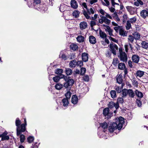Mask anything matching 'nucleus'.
I'll use <instances>...</instances> for the list:
<instances>
[{"instance_id": "13d9d810", "label": "nucleus", "mask_w": 148, "mask_h": 148, "mask_svg": "<svg viewBox=\"0 0 148 148\" xmlns=\"http://www.w3.org/2000/svg\"><path fill=\"white\" fill-rule=\"evenodd\" d=\"M117 102L119 103L122 104L123 102V99L121 97H119L118 98L117 100Z\"/></svg>"}, {"instance_id": "58836bf2", "label": "nucleus", "mask_w": 148, "mask_h": 148, "mask_svg": "<svg viewBox=\"0 0 148 148\" xmlns=\"http://www.w3.org/2000/svg\"><path fill=\"white\" fill-rule=\"evenodd\" d=\"M63 85L60 84H57L55 86V88L58 90H60L63 87Z\"/></svg>"}, {"instance_id": "2f4dec72", "label": "nucleus", "mask_w": 148, "mask_h": 148, "mask_svg": "<svg viewBox=\"0 0 148 148\" xmlns=\"http://www.w3.org/2000/svg\"><path fill=\"white\" fill-rule=\"evenodd\" d=\"M65 71L67 75H71L73 73L72 70L69 68L66 69Z\"/></svg>"}, {"instance_id": "de8ad7c7", "label": "nucleus", "mask_w": 148, "mask_h": 148, "mask_svg": "<svg viewBox=\"0 0 148 148\" xmlns=\"http://www.w3.org/2000/svg\"><path fill=\"white\" fill-rule=\"evenodd\" d=\"M34 139V137L33 136H29L27 139L28 142L29 143H32Z\"/></svg>"}, {"instance_id": "aec40b11", "label": "nucleus", "mask_w": 148, "mask_h": 148, "mask_svg": "<svg viewBox=\"0 0 148 148\" xmlns=\"http://www.w3.org/2000/svg\"><path fill=\"white\" fill-rule=\"evenodd\" d=\"M128 94L130 97L133 98L134 97L135 95V93L132 89H128Z\"/></svg>"}, {"instance_id": "393cba45", "label": "nucleus", "mask_w": 148, "mask_h": 148, "mask_svg": "<svg viewBox=\"0 0 148 148\" xmlns=\"http://www.w3.org/2000/svg\"><path fill=\"white\" fill-rule=\"evenodd\" d=\"M103 114L105 116H108L109 114V109L108 108H106L103 110Z\"/></svg>"}, {"instance_id": "cd10ccee", "label": "nucleus", "mask_w": 148, "mask_h": 148, "mask_svg": "<svg viewBox=\"0 0 148 148\" xmlns=\"http://www.w3.org/2000/svg\"><path fill=\"white\" fill-rule=\"evenodd\" d=\"M135 93L136 95L138 97H143V95L142 93L137 90H135Z\"/></svg>"}, {"instance_id": "680f3d73", "label": "nucleus", "mask_w": 148, "mask_h": 148, "mask_svg": "<svg viewBox=\"0 0 148 148\" xmlns=\"http://www.w3.org/2000/svg\"><path fill=\"white\" fill-rule=\"evenodd\" d=\"M109 38L110 40L115 42H117L118 41V40L115 39V38H113L111 36H110L109 37Z\"/></svg>"}, {"instance_id": "a19ab883", "label": "nucleus", "mask_w": 148, "mask_h": 148, "mask_svg": "<svg viewBox=\"0 0 148 148\" xmlns=\"http://www.w3.org/2000/svg\"><path fill=\"white\" fill-rule=\"evenodd\" d=\"M63 71L62 69H56L55 73L58 75H60L62 73Z\"/></svg>"}, {"instance_id": "4d7b16f0", "label": "nucleus", "mask_w": 148, "mask_h": 148, "mask_svg": "<svg viewBox=\"0 0 148 148\" xmlns=\"http://www.w3.org/2000/svg\"><path fill=\"white\" fill-rule=\"evenodd\" d=\"M89 77L88 75H85L83 77V80L86 82H88L89 80Z\"/></svg>"}, {"instance_id": "6ab92c4d", "label": "nucleus", "mask_w": 148, "mask_h": 148, "mask_svg": "<svg viewBox=\"0 0 148 148\" xmlns=\"http://www.w3.org/2000/svg\"><path fill=\"white\" fill-rule=\"evenodd\" d=\"M122 86L120 87L118 86H116L114 89L117 92V93H120L122 90V89L123 86V84H122L121 85Z\"/></svg>"}, {"instance_id": "774afa93", "label": "nucleus", "mask_w": 148, "mask_h": 148, "mask_svg": "<svg viewBox=\"0 0 148 148\" xmlns=\"http://www.w3.org/2000/svg\"><path fill=\"white\" fill-rule=\"evenodd\" d=\"M80 73V71L79 70L76 69L75 71L73 73L74 75L76 74H79Z\"/></svg>"}, {"instance_id": "4c0bfd02", "label": "nucleus", "mask_w": 148, "mask_h": 148, "mask_svg": "<svg viewBox=\"0 0 148 148\" xmlns=\"http://www.w3.org/2000/svg\"><path fill=\"white\" fill-rule=\"evenodd\" d=\"M119 62L118 59L117 58H114L113 60L112 64L115 66H116L117 64Z\"/></svg>"}, {"instance_id": "c756f323", "label": "nucleus", "mask_w": 148, "mask_h": 148, "mask_svg": "<svg viewBox=\"0 0 148 148\" xmlns=\"http://www.w3.org/2000/svg\"><path fill=\"white\" fill-rule=\"evenodd\" d=\"M77 41L79 42H83L84 40V37L82 36H79L77 38Z\"/></svg>"}, {"instance_id": "7ed1b4c3", "label": "nucleus", "mask_w": 148, "mask_h": 148, "mask_svg": "<svg viewBox=\"0 0 148 148\" xmlns=\"http://www.w3.org/2000/svg\"><path fill=\"white\" fill-rule=\"evenodd\" d=\"M40 0H34V4L35 8L38 10L45 11V10L43 8L45 6L44 5H40Z\"/></svg>"}, {"instance_id": "a18cd8bd", "label": "nucleus", "mask_w": 148, "mask_h": 148, "mask_svg": "<svg viewBox=\"0 0 148 148\" xmlns=\"http://www.w3.org/2000/svg\"><path fill=\"white\" fill-rule=\"evenodd\" d=\"M71 49L73 50H76L78 49V46H77L75 44H72L70 46Z\"/></svg>"}, {"instance_id": "5701e85b", "label": "nucleus", "mask_w": 148, "mask_h": 148, "mask_svg": "<svg viewBox=\"0 0 148 148\" xmlns=\"http://www.w3.org/2000/svg\"><path fill=\"white\" fill-rule=\"evenodd\" d=\"M77 64L76 61L74 60L70 62L69 65L71 67H75L77 65Z\"/></svg>"}, {"instance_id": "c85d7f7f", "label": "nucleus", "mask_w": 148, "mask_h": 148, "mask_svg": "<svg viewBox=\"0 0 148 148\" xmlns=\"http://www.w3.org/2000/svg\"><path fill=\"white\" fill-rule=\"evenodd\" d=\"M79 12L77 10H75L72 13L73 16L76 18L79 16Z\"/></svg>"}, {"instance_id": "1a4fd4ad", "label": "nucleus", "mask_w": 148, "mask_h": 148, "mask_svg": "<svg viewBox=\"0 0 148 148\" xmlns=\"http://www.w3.org/2000/svg\"><path fill=\"white\" fill-rule=\"evenodd\" d=\"M132 60L133 62L138 63L139 61L140 57L137 55H133L132 57Z\"/></svg>"}, {"instance_id": "5fc2aeb1", "label": "nucleus", "mask_w": 148, "mask_h": 148, "mask_svg": "<svg viewBox=\"0 0 148 148\" xmlns=\"http://www.w3.org/2000/svg\"><path fill=\"white\" fill-rule=\"evenodd\" d=\"M119 103H118L117 102L116 103H115L113 102H112L111 103V104H112V106H114L115 107L116 109H117L119 107Z\"/></svg>"}, {"instance_id": "79ce46f5", "label": "nucleus", "mask_w": 148, "mask_h": 148, "mask_svg": "<svg viewBox=\"0 0 148 148\" xmlns=\"http://www.w3.org/2000/svg\"><path fill=\"white\" fill-rule=\"evenodd\" d=\"M100 126L103 129H105L107 128L108 124L106 122H103L100 124Z\"/></svg>"}, {"instance_id": "39448f33", "label": "nucleus", "mask_w": 148, "mask_h": 148, "mask_svg": "<svg viewBox=\"0 0 148 148\" xmlns=\"http://www.w3.org/2000/svg\"><path fill=\"white\" fill-rule=\"evenodd\" d=\"M110 47L112 53L114 55H116V51L118 49L117 46L114 43H110Z\"/></svg>"}, {"instance_id": "dca6fc26", "label": "nucleus", "mask_w": 148, "mask_h": 148, "mask_svg": "<svg viewBox=\"0 0 148 148\" xmlns=\"http://www.w3.org/2000/svg\"><path fill=\"white\" fill-rule=\"evenodd\" d=\"M8 133L7 132H5L2 134L1 140H8L9 139V137L7 135Z\"/></svg>"}, {"instance_id": "c9c22d12", "label": "nucleus", "mask_w": 148, "mask_h": 148, "mask_svg": "<svg viewBox=\"0 0 148 148\" xmlns=\"http://www.w3.org/2000/svg\"><path fill=\"white\" fill-rule=\"evenodd\" d=\"M110 93L111 97L113 98H115L116 97V91L115 90H112L110 92Z\"/></svg>"}, {"instance_id": "2eb2a0df", "label": "nucleus", "mask_w": 148, "mask_h": 148, "mask_svg": "<svg viewBox=\"0 0 148 148\" xmlns=\"http://www.w3.org/2000/svg\"><path fill=\"white\" fill-rule=\"evenodd\" d=\"M89 41L91 44H94L96 42V38L92 36H90L89 37Z\"/></svg>"}, {"instance_id": "ea45409f", "label": "nucleus", "mask_w": 148, "mask_h": 148, "mask_svg": "<svg viewBox=\"0 0 148 148\" xmlns=\"http://www.w3.org/2000/svg\"><path fill=\"white\" fill-rule=\"evenodd\" d=\"M142 47L145 49L148 48V43L145 41H143L142 43Z\"/></svg>"}, {"instance_id": "9b49d317", "label": "nucleus", "mask_w": 148, "mask_h": 148, "mask_svg": "<svg viewBox=\"0 0 148 148\" xmlns=\"http://www.w3.org/2000/svg\"><path fill=\"white\" fill-rule=\"evenodd\" d=\"M140 15L143 18H145L148 16V10H143L140 12Z\"/></svg>"}, {"instance_id": "f3484780", "label": "nucleus", "mask_w": 148, "mask_h": 148, "mask_svg": "<svg viewBox=\"0 0 148 148\" xmlns=\"http://www.w3.org/2000/svg\"><path fill=\"white\" fill-rule=\"evenodd\" d=\"M79 26L81 29L82 30L85 29L87 27V24L86 22L83 21L80 23Z\"/></svg>"}, {"instance_id": "c03bdc74", "label": "nucleus", "mask_w": 148, "mask_h": 148, "mask_svg": "<svg viewBox=\"0 0 148 148\" xmlns=\"http://www.w3.org/2000/svg\"><path fill=\"white\" fill-rule=\"evenodd\" d=\"M61 78L58 76H56L53 77V81L56 82H58L60 79Z\"/></svg>"}, {"instance_id": "4468645a", "label": "nucleus", "mask_w": 148, "mask_h": 148, "mask_svg": "<svg viewBox=\"0 0 148 148\" xmlns=\"http://www.w3.org/2000/svg\"><path fill=\"white\" fill-rule=\"evenodd\" d=\"M88 54L84 52L82 54V59L83 61L86 62L88 60Z\"/></svg>"}, {"instance_id": "4be33fe9", "label": "nucleus", "mask_w": 148, "mask_h": 148, "mask_svg": "<svg viewBox=\"0 0 148 148\" xmlns=\"http://www.w3.org/2000/svg\"><path fill=\"white\" fill-rule=\"evenodd\" d=\"M116 81L119 84H121L123 81L122 76L121 75H119L116 77Z\"/></svg>"}, {"instance_id": "e433bc0d", "label": "nucleus", "mask_w": 148, "mask_h": 148, "mask_svg": "<svg viewBox=\"0 0 148 148\" xmlns=\"http://www.w3.org/2000/svg\"><path fill=\"white\" fill-rule=\"evenodd\" d=\"M133 36L134 38L135 39H139L140 38V34L138 32H135L133 34Z\"/></svg>"}, {"instance_id": "3c124183", "label": "nucleus", "mask_w": 148, "mask_h": 148, "mask_svg": "<svg viewBox=\"0 0 148 148\" xmlns=\"http://www.w3.org/2000/svg\"><path fill=\"white\" fill-rule=\"evenodd\" d=\"M25 140V136L23 134H21L20 136V140L21 143H23Z\"/></svg>"}, {"instance_id": "ddd939ff", "label": "nucleus", "mask_w": 148, "mask_h": 148, "mask_svg": "<svg viewBox=\"0 0 148 148\" xmlns=\"http://www.w3.org/2000/svg\"><path fill=\"white\" fill-rule=\"evenodd\" d=\"M119 34L123 36H126L127 35V32L125 30L123 27L119 31Z\"/></svg>"}, {"instance_id": "37998d69", "label": "nucleus", "mask_w": 148, "mask_h": 148, "mask_svg": "<svg viewBox=\"0 0 148 148\" xmlns=\"http://www.w3.org/2000/svg\"><path fill=\"white\" fill-rule=\"evenodd\" d=\"M104 1L105 3H104L103 1H102V4L104 6H108L110 5V2L108 0H104Z\"/></svg>"}, {"instance_id": "20e7f679", "label": "nucleus", "mask_w": 148, "mask_h": 148, "mask_svg": "<svg viewBox=\"0 0 148 148\" xmlns=\"http://www.w3.org/2000/svg\"><path fill=\"white\" fill-rule=\"evenodd\" d=\"M120 51V55L119 56L120 60L123 62H126L127 61V57L126 53L125 52Z\"/></svg>"}, {"instance_id": "8fccbe9b", "label": "nucleus", "mask_w": 148, "mask_h": 148, "mask_svg": "<svg viewBox=\"0 0 148 148\" xmlns=\"http://www.w3.org/2000/svg\"><path fill=\"white\" fill-rule=\"evenodd\" d=\"M71 93L70 92L68 91L65 94V95L66 97V99H70L71 95Z\"/></svg>"}, {"instance_id": "b1692460", "label": "nucleus", "mask_w": 148, "mask_h": 148, "mask_svg": "<svg viewBox=\"0 0 148 148\" xmlns=\"http://www.w3.org/2000/svg\"><path fill=\"white\" fill-rule=\"evenodd\" d=\"M62 101L63 103V106L65 107L68 105L69 103L68 99L64 98L62 99Z\"/></svg>"}, {"instance_id": "49530a36", "label": "nucleus", "mask_w": 148, "mask_h": 148, "mask_svg": "<svg viewBox=\"0 0 148 148\" xmlns=\"http://www.w3.org/2000/svg\"><path fill=\"white\" fill-rule=\"evenodd\" d=\"M59 58H61L62 59L64 60H66L67 59L66 56L64 54H62L61 53L59 55Z\"/></svg>"}, {"instance_id": "a878e982", "label": "nucleus", "mask_w": 148, "mask_h": 148, "mask_svg": "<svg viewBox=\"0 0 148 148\" xmlns=\"http://www.w3.org/2000/svg\"><path fill=\"white\" fill-rule=\"evenodd\" d=\"M125 67V64L124 63H120L118 64V69L120 70H124Z\"/></svg>"}, {"instance_id": "bb28decb", "label": "nucleus", "mask_w": 148, "mask_h": 148, "mask_svg": "<svg viewBox=\"0 0 148 148\" xmlns=\"http://www.w3.org/2000/svg\"><path fill=\"white\" fill-rule=\"evenodd\" d=\"M136 74L137 77H141L144 75V72L140 71H137Z\"/></svg>"}, {"instance_id": "f8f14e48", "label": "nucleus", "mask_w": 148, "mask_h": 148, "mask_svg": "<svg viewBox=\"0 0 148 148\" xmlns=\"http://www.w3.org/2000/svg\"><path fill=\"white\" fill-rule=\"evenodd\" d=\"M71 7L74 9H76L78 7V3L75 0H71L70 2Z\"/></svg>"}, {"instance_id": "0eeeda50", "label": "nucleus", "mask_w": 148, "mask_h": 148, "mask_svg": "<svg viewBox=\"0 0 148 148\" xmlns=\"http://www.w3.org/2000/svg\"><path fill=\"white\" fill-rule=\"evenodd\" d=\"M99 22L100 24H102L103 22H104L106 24L108 25L110 23L111 21L105 16H103L102 18L99 19Z\"/></svg>"}, {"instance_id": "864d4df0", "label": "nucleus", "mask_w": 148, "mask_h": 148, "mask_svg": "<svg viewBox=\"0 0 148 148\" xmlns=\"http://www.w3.org/2000/svg\"><path fill=\"white\" fill-rule=\"evenodd\" d=\"M122 26H117V27H114V29L115 30L116 32H118L122 28Z\"/></svg>"}, {"instance_id": "7c9ffc66", "label": "nucleus", "mask_w": 148, "mask_h": 148, "mask_svg": "<svg viewBox=\"0 0 148 148\" xmlns=\"http://www.w3.org/2000/svg\"><path fill=\"white\" fill-rule=\"evenodd\" d=\"M99 35L102 38H106L107 37L106 34L104 32L100 31Z\"/></svg>"}, {"instance_id": "72a5a7b5", "label": "nucleus", "mask_w": 148, "mask_h": 148, "mask_svg": "<svg viewBox=\"0 0 148 148\" xmlns=\"http://www.w3.org/2000/svg\"><path fill=\"white\" fill-rule=\"evenodd\" d=\"M131 23L129 21H127L126 22V28L127 30H128L131 28Z\"/></svg>"}, {"instance_id": "09e8293b", "label": "nucleus", "mask_w": 148, "mask_h": 148, "mask_svg": "<svg viewBox=\"0 0 148 148\" xmlns=\"http://www.w3.org/2000/svg\"><path fill=\"white\" fill-rule=\"evenodd\" d=\"M83 14L86 19H88L90 18V16L88 15V12H87L86 11L84 10Z\"/></svg>"}, {"instance_id": "603ef678", "label": "nucleus", "mask_w": 148, "mask_h": 148, "mask_svg": "<svg viewBox=\"0 0 148 148\" xmlns=\"http://www.w3.org/2000/svg\"><path fill=\"white\" fill-rule=\"evenodd\" d=\"M87 12L88 14H93L94 13V12L92 8H90V9H87Z\"/></svg>"}, {"instance_id": "473e14b6", "label": "nucleus", "mask_w": 148, "mask_h": 148, "mask_svg": "<svg viewBox=\"0 0 148 148\" xmlns=\"http://www.w3.org/2000/svg\"><path fill=\"white\" fill-rule=\"evenodd\" d=\"M134 5L137 6H139L140 5H143V2L140 0H136L134 3Z\"/></svg>"}, {"instance_id": "f704fd0d", "label": "nucleus", "mask_w": 148, "mask_h": 148, "mask_svg": "<svg viewBox=\"0 0 148 148\" xmlns=\"http://www.w3.org/2000/svg\"><path fill=\"white\" fill-rule=\"evenodd\" d=\"M123 97H126L128 94V90L124 89L122 90Z\"/></svg>"}, {"instance_id": "a211bd4d", "label": "nucleus", "mask_w": 148, "mask_h": 148, "mask_svg": "<svg viewBox=\"0 0 148 148\" xmlns=\"http://www.w3.org/2000/svg\"><path fill=\"white\" fill-rule=\"evenodd\" d=\"M78 99L75 95L73 96L71 99V102L74 104H76L78 101Z\"/></svg>"}, {"instance_id": "69168bd1", "label": "nucleus", "mask_w": 148, "mask_h": 148, "mask_svg": "<svg viewBox=\"0 0 148 148\" xmlns=\"http://www.w3.org/2000/svg\"><path fill=\"white\" fill-rule=\"evenodd\" d=\"M99 12L102 15H104L106 13L104 10L102 9L100 10Z\"/></svg>"}, {"instance_id": "f257e3e1", "label": "nucleus", "mask_w": 148, "mask_h": 148, "mask_svg": "<svg viewBox=\"0 0 148 148\" xmlns=\"http://www.w3.org/2000/svg\"><path fill=\"white\" fill-rule=\"evenodd\" d=\"M124 122V118L121 116L116 119V122H113L109 127V131L111 132H112L117 129L119 130H120L122 127L123 125Z\"/></svg>"}, {"instance_id": "052dcab7", "label": "nucleus", "mask_w": 148, "mask_h": 148, "mask_svg": "<svg viewBox=\"0 0 148 148\" xmlns=\"http://www.w3.org/2000/svg\"><path fill=\"white\" fill-rule=\"evenodd\" d=\"M109 9L110 12H114V11L115 10L114 8V7L112 6V7H109Z\"/></svg>"}, {"instance_id": "e2e57ef3", "label": "nucleus", "mask_w": 148, "mask_h": 148, "mask_svg": "<svg viewBox=\"0 0 148 148\" xmlns=\"http://www.w3.org/2000/svg\"><path fill=\"white\" fill-rule=\"evenodd\" d=\"M136 103L137 104L138 106L139 107L141 106L142 105V103L141 101L139 100H137L136 101Z\"/></svg>"}, {"instance_id": "0e129e2a", "label": "nucleus", "mask_w": 148, "mask_h": 148, "mask_svg": "<svg viewBox=\"0 0 148 148\" xmlns=\"http://www.w3.org/2000/svg\"><path fill=\"white\" fill-rule=\"evenodd\" d=\"M77 65L80 66H82L83 65V62L81 61H79L77 62Z\"/></svg>"}, {"instance_id": "423d86ee", "label": "nucleus", "mask_w": 148, "mask_h": 148, "mask_svg": "<svg viewBox=\"0 0 148 148\" xmlns=\"http://www.w3.org/2000/svg\"><path fill=\"white\" fill-rule=\"evenodd\" d=\"M74 81L73 79H69L67 82L64 83V86L65 88H68L69 86H72L74 84Z\"/></svg>"}, {"instance_id": "f03ea898", "label": "nucleus", "mask_w": 148, "mask_h": 148, "mask_svg": "<svg viewBox=\"0 0 148 148\" xmlns=\"http://www.w3.org/2000/svg\"><path fill=\"white\" fill-rule=\"evenodd\" d=\"M21 124V121L18 118H17L16 120L15 124L17 126L16 132L17 136H19L22 132H25L26 130L25 124L23 123L20 126Z\"/></svg>"}, {"instance_id": "6e6d98bb", "label": "nucleus", "mask_w": 148, "mask_h": 148, "mask_svg": "<svg viewBox=\"0 0 148 148\" xmlns=\"http://www.w3.org/2000/svg\"><path fill=\"white\" fill-rule=\"evenodd\" d=\"M136 20V17H134L130 19V21L132 23H135Z\"/></svg>"}, {"instance_id": "bf43d9fd", "label": "nucleus", "mask_w": 148, "mask_h": 148, "mask_svg": "<svg viewBox=\"0 0 148 148\" xmlns=\"http://www.w3.org/2000/svg\"><path fill=\"white\" fill-rule=\"evenodd\" d=\"M86 71V69L85 68H82L81 69L80 74L81 75H83L84 74Z\"/></svg>"}, {"instance_id": "412c9836", "label": "nucleus", "mask_w": 148, "mask_h": 148, "mask_svg": "<svg viewBox=\"0 0 148 148\" xmlns=\"http://www.w3.org/2000/svg\"><path fill=\"white\" fill-rule=\"evenodd\" d=\"M112 16L114 19L117 21H120V19L119 18L118 14L117 12H115L112 14Z\"/></svg>"}, {"instance_id": "9d476101", "label": "nucleus", "mask_w": 148, "mask_h": 148, "mask_svg": "<svg viewBox=\"0 0 148 148\" xmlns=\"http://www.w3.org/2000/svg\"><path fill=\"white\" fill-rule=\"evenodd\" d=\"M126 8L131 15L134 14L135 12V9L133 7L128 6L126 7Z\"/></svg>"}, {"instance_id": "6e6552de", "label": "nucleus", "mask_w": 148, "mask_h": 148, "mask_svg": "<svg viewBox=\"0 0 148 148\" xmlns=\"http://www.w3.org/2000/svg\"><path fill=\"white\" fill-rule=\"evenodd\" d=\"M134 37L131 35H129L128 38V41L129 42V45L130 46V49L132 51H133V48L131 43H133L134 40Z\"/></svg>"}, {"instance_id": "338daca9", "label": "nucleus", "mask_w": 148, "mask_h": 148, "mask_svg": "<svg viewBox=\"0 0 148 148\" xmlns=\"http://www.w3.org/2000/svg\"><path fill=\"white\" fill-rule=\"evenodd\" d=\"M96 25V23L93 21H91L90 22V26L91 27H93V26Z\"/></svg>"}]
</instances>
